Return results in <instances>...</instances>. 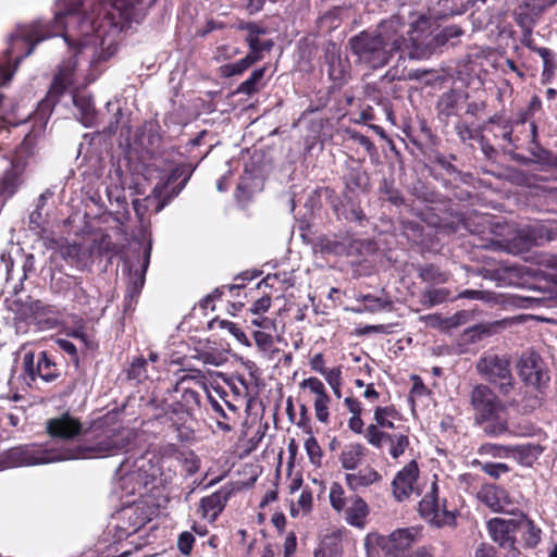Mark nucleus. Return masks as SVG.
I'll list each match as a JSON object with an SVG mask.
<instances>
[{
	"mask_svg": "<svg viewBox=\"0 0 557 557\" xmlns=\"http://www.w3.org/2000/svg\"><path fill=\"white\" fill-rule=\"evenodd\" d=\"M516 531L519 537V545L525 549H533L541 542V528L524 513L516 516Z\"/></svg>",
	"mask_w": 557,
	"mask_h": 557,
	"instance_id": "nucleus-23",
	"label": "nucleus"
},
{
	"mask_svg": "<svg viewBox=\"0 0 557 557\" xmlns=\"http://www.w3.org/2000/svg\"><path fill=\"white\" fill-rule=\"evenodd\" d=\"M419 513L430 524L443 528L456 525L458 511L456 507L448 504L446 498H440L438 484L434 481L431 490L419 502Z\"/></svg>",
	"mask_w": 557,
	"mask_h": 557,
	"instance_id": "nucleus-8",
	"label": "nucleus"
},
{
	"mask_svg": "<svg viewBox=\"0 0 557 557\" xmlns=\"http://www.w3.org/2000/svg\"><path fill=\"white\" fill-rule=\"evenodd\" d=\"M418 276L425 283L445 284L449 281L450 273L442 271L440 267L429 263L418 268Z\"/></svg>",
	"mask_w": 557,
	"mask_h": 557,
	"instance_id": "nucleus-43",
	"label": "nucleus"
},
{
	"mask_svg": "<svg viewBox=\"0 0 557 557\" xmlns=\"http://www.w3.org/2000/svg\"><path fill=\"white\" fill-rule=\"evenodd\" d=\"M78 51L79 49L77 48L76 52ZM76 66L77 53L70 57L60 65L46 97L39 101L37 108L28 114V119L33 123V128L25 135L16 149V152L20 156H32L34 153L37 139L45 131L55 104L74 83V72Z\"/></svg>",
	"mask_w": 557,
	"mask_h": 557,
	"instance_id": "nucleus-3",
	"label": "nucleus"
},
{
	"mask_svg": "<svg viewBox=\"0 0 557 557\" xmlns=\"http://www.w3.org/2000/svg\"><path fill=\"white\" fill-rule=\"evenodd\" d=\"M151 246L149 245L144 252L143 264L140 270H136L131 273L129 282L126 288V295L124 301L125 307H131L133 301H136L141 293V289L146 281V272L150 263Z\"/></svg>",
	"mask_w": 557,
	"mask_h": 557,
	"instance_id": "nucleus-26",
	"label": "nucleus"
},
{
	"mask_svg": "<svg viewBox=\"0 0 557 557\" xmlns=\"http://www.w3.org/2000/svg\"><path fill=\"white\" fill-rule=\"evenodd\" d=\"M196 539L193 533L184 531L178 535L177 549L183 556L189 557L191 555Z\"/></svg>",
	"mask_w": 557,
	"mask_h": 557,
	"instance_id": "nucleus-57",
	"label": "nucleus"
},
{
	"mask_svg": "<svg viewBox=\"0 0 557 557\" xmlns=\"http://www.w3.org/2000/svg\"><path fill=\"white\" fill-rule=\"evenodd\" d=\"M59 250L64 260L78 269L85 268L91 258L89 250L77 243H65Z\"/></svg>",
	"mask_w": 557,
	"mask_h": 557,
	"instance_id": "nucleus-34",
	"label": "nucleus"
},
{
	"mask_svg": "<svg viewBox=\"0 0 557 557\" xmlns=\"http://www.w3.org/2000/svg\"><path fill=\"white\" fill-rule=\"evenodd\" d=\"M46 430L50 437L70 441L82 435V443L73 448L67 458L94 459L115 456L120 453L129 454L135 434L124 428H112L106 422L96 421L83 429L81 421L70 413L49 419Z\"/></svg>",
	"mask_w": 557,
	"mask_h": 557,
	"instance_id": "nucleus-2",
	"label": "nucleus"
},
{
	"mask_svg": "<svg viewBox=\"0 0 557 557\" xmlns=\"http://www.w3.org/2000/svg\"><path fill=\"white\" fill-rule=\"evenodd\" d=\"M88 250L90 252V257L96 256L100 258H111L117 253L116 245L112 242L111 236L107 233H102L99 236H96L92 239Z\"/></svg>",
	"mask_w": 557,
	"mask_h": 557,
	"instance_id": "nucleus-39",
	"label": "nucleus"
},
{
	"mask_svg": "<svg viewBox=\"0 0 557 557\" xmlns=\"http://www.w3.org/2000/svg\"><path fill=\"white\" fill-rule=\"evenodd\" d=\"M147 377V360L143 357L134 359L127 369V379L141 382Z\"/></svg>",
	"mask_w": 557,
	"mask_h": 557,
	"instance_id": "nucleus-54",
	"label": "nucleus"
},
{
	"mask_svg": "<svg viewBox=\"0 0 557 557\" xmlns=\"http://www.w3.org/2000/svg\"><path fill=\"white\" fill-rule=\"evenodd\" d=\"M301 389H309L314 397L313 407L317 420L327 425L330 423V404L332 401L323 382L317 376L304 379L299 383Z\"/></svg>",
	"mask_w": 557,
	"mask_h": 557,
	"instance_id": "nucleus-18",
	"label": "nucleus"
},
{
	"mask_svg": "<svg viewBox=\"0 0 557 557\" xmlns=\"http://www.w3.org/2000/svg\"><path fill=\"white\" fill-rule=\"evenodd\" d=\"M210 404L212 409L211 418L215 421L218 431H221L223 434L232 432L239 423V409L225 410L222 404L212 398H210Z\"/></svg>",
	"mask_w": 557,
	"mask_h": 557,
	"instance_id": "nucleus-27",
	"label": "nucleus"
},
{
	"mask_svg": "<svg viewBox=\"0 0 557 557\" xmlns=\"http://www.w3.org/2000/svg\"><path fill=\"white\" fill-rule=\"evenodd\" d=\"M267 72V66L256 69L251 72L249 78L242 82L237 88V92L245 95H253L259 90L260 82L263 79Z\"/></svg>",
	"mask_w": 557,
	"mask_h": 557,
	"instance_id": "nucleus-50",
	"label": "nucleus"
},
{
	"mask_svg": "<svg viewBox=\"0 0 557 557\" xmlns=\"http://www.w3.org/2000/svg\"><path fill=\"white\" fill-rule=\"evenodd\" d=\"M342 181V196L347 203H354L359 194H369L372 188L370 175L360 164L347 166Z\"/></svg>",
	"mask_w": 557,
	"mask_h": 557,
	"instance_id": "nucleus-17",
	"label": "nucleus"
},
{
	"mask_svg": "<svg viewBox=\"0 0 557 557\" xmlns=\"http://www.w3.org/2000/svg\"><path fill=\"white\" fill-rule=\"evenodd\" d=\"M504 324L505 321H496L490 324H478L473 326L470 332L473 333L472 338L476 337L478 339H482L484 336L496 333Z\"/></svg>",
	"mask_w": 557,
	"mask_h": 557,
	"instance_id": "nucleus-58",
	"label": "nucleus"
},
{
	"mask_svg": "<svg viewBox=\"0 0 557 557\" xmlns=\"http://www.w3.org/2000/svg\"><path fill=\"white\" fill-rule=\"evenodd\" d=\"M384 442L389 443V455L393 459H398L403 456L409 447L410 442L406 433H392L384 438Z\"/></svg>",
	"mask_w": 557,
	"mask_h": 557,
	"instance_id": "nucleus-49",
	"label": "nucleus"
},
{
	"mask_svg": "<svg viewBox=\"0 0 557 557\" xmlns=\"http://www.w3.org/2000/svg\"><path fill=\"white\" fill-rule=\"evenodd\" d=\"M55 35L54 25L46 23L40 20L34 21L29 24L20 25L16 32L10 36V46L5 53L11 57L15 52L18 41L26 45L27 49L23 58L33 53L36 45L51 38Z\"/></svg>",
	"mask_w": 557,
	"mask_h": 557,
	"instance_id": "nucleus-10",
	"label": "nucleus"
},
{
	"mask_svg": "<svg viewBox=\"0 0 557 557\" xmlns=\"http://www.w3.org/2000/svg\"><path fill=\"white\" fill-rule=\"evenodd\" d=\"M183 468L188 475L195 474L200 468V460L194 451L183 454Z\"/></svg>",
	"mask_w": 557,
	"mask_h": 557,
	"instance_id": "nucleus-63",
	"label": "nucleus"
},
{
	"mask_svg": "<svg viewBox=\"0 0 557 557\" xmlns=\"http://www.w3.org/2000/svg\"><path fill=\"white\" fill-rule=\"evenodd\" d=\"M450 294V290L446 287H430L422 292L421 304L428 308H432L447 301Z\"/></svg>",
	"mask_w": 557,
	"mask_h": 557,
	"instance_id": "nucleus-46",
	"label": "nucleus"
},
{
	"mask_svg": "<svg viewBox=\"0 0 557 557\" xmlns=\"http://www.w3.org/2000/svg\"><path fill=\"white\" fill-rule=\"evenodd\" d=\"M345 482L350 491L357 492L369 486H379L383 482V475L371 466H367L355 472L346 473Z\"/></svg>",
	"mask_w": 557,
	"mask_h": 557,
	"instance_id": "nucleus-25",
	"label": "nucleus"
},
{
	"mask_svg": "<svg viewBox=\"0 0 557 557\" xmlns=\"http://www.w3.org/2000/svg\"><path fill=\"white\" fill-rule=\"evenodd\" d=\"M51 287L55 293H64L74 288V296H86L85 289L82 287V278L78 276H72L64 274L60 277H52Z\"/></svg>",
	"mask_w": 557,
	"mask_h": 557,
	"instance_id": "nucleus-40",
	"label": "nucleus"
},
{
	"mask_svg": "<svg viewBox=\"0 0 557 557\" xmlns=\"http://www.w3.org/2000/svg\"><path fill=\"white\" fill-rule=\"evenodd\" d=\"M345 9L342 7H333L318 18V27L324 33H331L337 29L343 20Z\"/></svg>",
	"mask_w": 557,
	"mask_h": 557,
	"instance_id": "nucleus-44",
	"label": "nucleus"
},
{
	"mask_svg": "<svg viewBox=\"0 0 557 557\" xmlns=\"http://www.w3.org/2000/svg\"><path fill=\"white\" fill-rule=\"evenodd\" d=\"M225 289H227L232 296L239 297L240 290L245 289L244 284H231V285H223L221 287H216L213 289L212 293L209 294V298H211L212 301L218 300L222 297Z\"/></svg>",
	"mask_w": 557,
	"mask_h": 557,
	"instance_id": "nucleus-62",
	"label": "nucleus"
},
{
	"mask_svg": "<svg viewBox=\"0 0 557 557\" xmlns=\"http://www.w3.org/2000/svg\"><path fill=\"white\" fill-rule=\"evenodd\" d=\"M518 372L525 384L539 387L544 376L541 356L533 351L523 354L518 362Z\"/></svg>",
	"mask_w": 557,
	"mask_h": 557,
	"instance_id": "nucleus-22",
	"label": "nucleus"
},
{
	"mask_svg": "<svg viewBox=\"0 0 557 557\" xmlns=\"http://www.w3.org/2000/svg\"><path fill=\"white\" fill-rule=\"evenodd\" d=\"M557 0H524L523 5L535 15L543 14L546 10L554 7Z\"/></svg>",
	"mask_w": 557,
	"mask_h": 557,
	"instance_id": "nucleus-59",
	"label": "nucleus"
},
{
	"mask_svg": "<svg viewBox=\"0 0 557 557\" xmlns=\"http://www.w3.org/2000/svg\"><path fill=\"white\" fill-rule=\"evenodd\" d=\"M143 0H115L114 8L120 12L124 23H139L145 13L141 9Z\"/></svg>",
	"mask_w": 557,
	"mask_h": 557,
	"instance_id": "nucleus-36",
	"label": "nucleus"
},
{
	"mask_svg": "<svg viewBox=\"0 0 557 557\" xmlns=\"http://www.w3.org/2000/svg\"><path fill=\"white\" fill-rule=\"evenodd\" d=\"M233 491L231 485H224L211 495L202 497L198 509L201 516L208 518L211 522L214 521L224 510Z\"/></svg>",
	"mask_w": 557,
	"mask_h": 557,
	"instance_id": "nucleus-21",
	"label": "nucleus"
},
{
	"mask_svg": "<svg viewBox=\"0 0 557 557\" xmlns=\"http://www.w3.org/2000/svg\"><path fill=\"white\" fill-rule=\"evenodd\" d=\"M475 368L481 377L493 385L499 395L509 396L515 389L516 381L508 355L484 354Z\"/></svg>",
	"mask_w": 557,
	"mask_h": 557,
	"instance_id": "nucleus-7",
	"label": "nucleus"
},
{
	"mask_svg": "<svg viewBox=\"0 0 557 557\" xmlns=\"http://www.w3.org/2000/svg\"><path fill=\"white\" fill-rule=\"evenodd\" d=\"M29 315L36 320H41L51 314H57L58 309L53 305L46 304L39 299L33 300L28 306Z\"/></svg>",
	"mask_w": 557,
	"mask_h": 557,
	"instance_id": "nucleus-53",
	"label": "nucleus"
},
{
	"mask_svg": "<svg viewBox=\"0 0 557 557\" xmlns=\"http://www.w3.org/2000/svg\"><path fill=\"white\" fill-rule=\"evenodd\" d=\"M478 498L494 512H508L512 505L507 490L496 484H483L478 492Z\"/></svg>",
	"mask_w": 557,
	"mask_h": 557,
	"instance_id": "nucleus-20",
	"label": "nucleus"
},
{
	"mask_svg": "<svg viewBox=\"0 0 557 557\" xmlns=\"http://www.w3.org/2000/svg\"><path fill=\"white\" fill-rule=\"evenodd\" d=\"M460 96L454 89L442 94L436 102L435 109L441 122L448 124L451 116L457 115Z\"/></svg>",
	"mask_w": 557,
	"mask_h": 557,
	"instance_id": "nucleus-35",
	"label": "nucleus"
},
{
	"mask_svg": "<svg viewBox=\"0 0 557 557\" xmlns=\"http://www.w3.org/2000/svg\"><path fill=\"white\" fill-rule=\"evenodd\" d=\"M420 470L416 460L409 461L399 470L392 481V493L397 502H403L410 497L419 479Z\"/></svg>",
	"mask_w": 557,
	"mask_h": 557,
	"instance_id": "nucleus-19",
	"label": "nucleus"
},
{
	"mask_svg": "<svg viewBox=\"0 0 557 557\" xmlns=\"http://www.w3.org/2000/svg\"><path fill=\"white\" fill-rule=\"evenodd\" d=\"M419 532L413 528H401L393 531L388 536H382L379 545L385 557H404L418 542Z\"/></svg>",
	"mask_w": 557,
	"mask_h": 557,
	"instance_id": "nucleus-16",
	"label": "nucleus"
},
{
	"mask_svg": "<svg viewBox=\"0 0 557 557\" xmlns=\"http://www.w3.org/2000/svg\"><path fill=\"white\" fill-rule=\"evenodd\" d=\"M305 450L308 455L310 463L314 467H321L323 450L312 434L305 441Z\"/></svg>",
	"mask_w": 557,
	"mask_h": 557,
	"instance_id": "nucleus-52",
	"label": "nucleus"
},
{
	"mask_svg": "<svg viewBox=\"0 0 557 557\" xmlns=\"http://www.w3.org/2000/svg\"><path fill=\"white\" fill-rule=\"evenodd\" d=\"M330 503L336 511H343L346 508L345 492L341 484L334 483L330 490Z\"/></svg>",
	"mask_w": 557,
	"mask_h": 557,
	"instance_id": "nucleus-56",
	"label": "nucleus"
},
{
	"mask_svg": "<svg viewBox=\"0 0 557 557\" xmlns=\"http://www.w3.org/2000/svg\"><path fill=\"white\" fill-rule=\"evenodd\" d=\"M368 515L369 507L366 500L359 495L351 496L349 499V506L345 508L346 521L350 525L363 528Z\"/></svg>",
	"mask_w": 557,
	"mask_h": 557,
	"instance_id": "nucleus-32",
	"label": "nucleus"
},
{
	"mask_svg": "<svg viewBox=\"0 0 557 557\" xmlns=\"http://www.w3.org/2000/svg\"><path fill=\"white\" fill-rule=\"evenodd\" d=\"M486 529L491 539L503 549L507 550L508 557H519V537L516 531V517H495L487 521Z\"/></svg>",
	"mask_w": 557,
	"mask_h": 557,
	"instance_id": "nucleus-12",
	"label": "nucleus"
},
{
	"mask_svg": "<svg viewBox=\"0 0 557 557\" xmlns=\"http://www.w3.org/2000/svg\"><path fill=\"white\" fill-rule=\"evenodd\" d=\"M339 59H342L341 47L334 41L326 42L323 47L324 63L329 66Z\"/></svg>",
	"mask_w": 557,
	"mask_h": 557,
	"instance_id": "nucleus-60",
	"label": "nucleus"
},
{
	"mask_svg": "<svg viewBox=\"0 0 557 557\" xmlns=\"http://www.w3.org/2000/svg\"><path fill=\"white\" fill-rule=\"evenodd\" d=\"M468 400L473 424L481 428L486 436L499 437L509 432L506 404L490 385H473Z\"/></svg>",
	"mask_w": 557,
	"mask_h": 557,
	"instance_id": "nucleus-4",
	"label": "nucleus"
},
{
	"mask_svg": "<svg viewBox=\"0 0 557 557\" xmlns=\"http://www.w3.org/2000/svg\"><path fill=\"white\" fill-rule=\"evenodd\" d=\"M473 467H480L481 471L494 480H498L500 475L510 472L511 468L504 462H481L478 459L472 460Z\"/></svg>",
	"mask_w": 557,
	"mask_h": 557,
	"instance_id": "nucleus-51",
	"label": "nucleus"
},
{
	"mask_svg": "<svg viewBox=\"0 0 557 557\" xmlns=\"http://www.w3.org/2000/svg\"><path fill=\"white\" fill-rule=\"evenodd\" d=\"M542 61H543V69L541 73V84L547 85L552 83L556 75L557 71V61H556V53L547 48L543 47L542 50H539L537 53Z\"/></svg>",
	"mask_w": 557,
	"mask_h": 557,
	"instance_id": "nucleus-41",
	"label": "nucleus"
},
{
	"mask_svg": "<svg viewBox=\"0 0 557 557\" xmlns=\"http://www.w3.org/2000/svg\"><path fill=\"white\" fill-rule=\"evenodd\" d=\"M429 20L420 15L408 26L399 15L382 21L373 32L362 30L348 40L356 62L369 70L386 66L398 52H407L408 47H420L421 34L426 29Z\"/></svg>",
	"mask_w": 557,
	"mask_h": 557,
	"instance_id": "nucleus-1",
	"label": "nucleus"
},
{
	"mask_svg": "<svg viewBox=\"0 0 557 557\" xmlns=\"http://www.w3.org/2000/svg\"><path fill=\"white\" fill-rule=\"evenodd\" d=\"M430 20L429 17H426ZM430 28H431V21H429L426 29L421 34V46L418 48L416 47H408V57L412 59H419L421 57H425L426 54L433 53L436 49L445 46L447 42H449V39L446 37V35L443 33V29L434 35L433 37H430Z\"/></svg>",
	"mask_w": 557,
	"mask_h": 557,
	"instance_id": "nucleus-28",
	"label": "nucleus"
},
{
	"mask_svg": "<svg viewBox=\"0 0 557 557\" xmlns=\"http://www.w3.org/2000/svg\"><path fill=\"white\" fill-rule=\"evenodd\" d=\"M117 472L121 475V484L128 494L143 495V491L161 475L159 459L152 453L145 451L138 457L134 454L127 456L120 465Z\"/></svg>",
	"mask_w": 557,
	"mask_h": 557,
	"instance_id": "nucleus-5",
	"label": "nucleus"
},
{
	"mask_svg": "<svg viewBox=\"0 0 557 557\" xmlns=\"http://www.w3.org/2000/svg\"><path fill=\"white\" fill-rule=\"evenodd\" d=\"M399 413L395 406H377L374 409L373 420L374 423L366 428V441L374 448L381 449L383 447L384 438L391 433L386 430L395 428L394 420L398 419Z\"/></svg>",
	"mask_w": 557,
	"mask_h": 557,
	"instance_id": "nucleus-13",
	"label": "nucleus"
},
{
	"mask_svg": "<svg viewBox=\"0 0 557 557\" xmlns=\"http://www.w3.org/2000/svg\"><path fill=\"white\" fill-rule=\"evenodd\" d=\"M73 104L78 110L81 115V122L85 126H90L96 117V110L94 106L92 98L88 95L79 94L78 91H74L72 94Z\"/></svg>",
	"mask_w": 557,
	"mask_h": 557,
	"instance_id": "nucleus-37",
	"label": "nucleus"
},
{
	"mask_svg": "<svg viewBox=\"0 0 557 557\" xmlns=\"http://www.w3.org/2000/svg\"><path fill=\"white\" fill-rule=\"evenodd\" d=\"M317 248L323 255L344 256L348 252V246L337 235L319 237Z\"/></svg>",
	"mask_w": 557,
	"mask_h": 557,
	"instance_id": "nucleus-38",
	"label": "nucleus"
},
{
	"mask_svg": "<svg viewBox=\"0 0 557 557\" xmlns=\"http://www.w3.org/2000/svg\"><path fill=\"white\" fill-rule=\"evenodd\" d=\"M368 449L361 443L346 445L341 455L339 462L345 470H357L366 458Z\"/></svg>",
	"mask_w": 557,
	"mask_h": 557,
	"instance_id": "nucleus-33",
	"label": "nucleus"
},
{
	"mask_svg": "<svg viewBox=\"0 0 557 557\" xmlns=\"http://www.w3.org/2000/svg\"><path fill=\"white\" fill-rule=\"evenodd\" d=\"M476 451L480 456H490L493 458H508L520 450L516 446L502 445L496 443H483L478 447Z\"/></svg>",
	"mask_w": 557,
	"mask_h": 557,
	"instance_id": "nucleus-45",
	"label": "nucleus"
},
{
	"mask_svg": "<svg viewBox=\"0 0 557 557\" xmlns=\"http://www.w3.org/2000/svg\"><path fill=\"white\" fill-rule=\"evenodd\" d=\"M257 62H259L258 59L247 53L243 59L238 60L237 62L222 65L221 73L225 77L242 75Z\"/></svg>",
	"mask_w": 557,
	"mask_h": 557,
	"instance_id": "nucleus-47",
	"label": "nucleus"
},
{
	"mask_svg": "<svg viewBox=\"0 0 557 557\" xmlns=\"http://www.w3.org/2000/svg\"><path fill=\"white\" fill-rule=\"evenodd\" d=\"M149 520L144 507L135 505L123 510L122 524L119 529L126 535H131L144 528Z\"/></svg>",
	"mask_w": 557,
	"mask_h": 557,
	"instance_id": "nucleus-29",
	"label": "nucleus"
},
{
	"mask_svg": "<svg viewBox=\"0 0 557 557\" xmlns=\"http://www.w3.org/2000/svg\"><path fill=\"white\" fill-rule=\"evenodd\" d=\"M22 175L23 168L13 161L0 180V197L4 198V200L12 197L22 184Z\"/></svg>",
	"mask_w": 557,
	"mask_h": 557,
	"instance_id": "nucleus-31",
	"label": "nucleus"
},
{
	"mask_svg": "<svg viewBox=\"0 0 557 557\" xmlns=\"http://www.w3.org/2000/svg\"><path fill=\"white\" fill-rule=\"evenodd\" d=\"M252 337L257 347L263 352H274V339L272 334L265 331H253Z\"/></svg>",
	"mask_w": 557,
	"mask_h": 557,
	"instance_id": "nucleus-55",
	"label": "nucleus"
},
{
	"mask_svg": "<svg viewBox=\"0 0 557 557\" xmlns=\"http://www.w3.org/2000/svg\"><path fill=\"white\" fill-rule=\"evenodd\" d=\"M327 75L337 86L344 85L350 77V64L347 59H339L327 66Z\"/></svg>",
	"mask_w": 557,
	"mask_h": 557,
	"instance_id": "nucleus-48",
	"label": "nucleus"
},
{
	"mask_svg": "<svg viewBox=\"0 0 557 557\" xmlns=\"http://www.w3.org/2000/svg\"><path fill=\"white\" fill-rule=\"evenodd\" d=\"M52 459L49 451L37 444H26L8 449L2 461L8 467L34 466L50 462Z\"/></svg>",
	"mask_w": 557,
	"mask_h": 557,
	"instance_id": "nucleus-14",
	"label": "nucleus"
},
{
	"mask_svg": "<svg viewBox=\"0 0 557 557\" xmlns=\"http://www.w3.org/2000/svg\"><path fill=\"white\" fill-rule=\"evenodd\" d=\"M194 168L190 164L182 163L175 166L169 174L166 185L172 186L165 200L173 199L184 189L190 180Z\"/></svg>",
	"mask_w": 557,
	"mask_h": 557,
	"instance_id": "nucleus-30",
	"label": "nucleus"
},
{
	"mask_svg": "<svg viewBox=\"0 0 557 557\" xmlns=\"http://www.w3.org/2000/svg\"><path fill=\"white\" fill-rule=\"evenodd\" d=\"M379 194L382 200L400 207L405 205L403 193L395 186L394 178H383L379 186Z\"/></svg>",
	"mask_w": 557,
	"mask_h": 557,
	"instance_id": "nucleus-42",
	"label": "nucleus"
},
{
	"mask_svg": "<svg viewBox=\"0 0 557 557\" xmlns=\"http://www.w3.org/2000/svg\"><path fill=\"white\" fill-rule=\"evenodd\" d=\"M151 416L147 423L154 432L168 436L170 433H176V440L182 443H189L195 438V430L175 408L166 400L151 401Z\"/></svg>",
	"mask_w": 557,
	"mask_h": 557,
	"instance_id": "nucleus-6",
	"label": "nucleus"
},
{
	"mask_svg": "<svg viewBox=\"0 0 557 557\" xmlns=\"http://www.w3.org/2000/svg\"><path fill=\"white\" fill-rule=\"evenodd\" d=\"M296 425L309 435L313 433L311 417L308 407L305 404L299 406V419L296 422Z\"/></svg>",
	"mask_w": 557,
	"mask_h": 557,
	"instance_id": "nucleus-61",
	"label": "nucleus"
},
{
	"mask_svg": "<svg viewBox=\"0 0 557 557\" xmlns=\"http://www.w3.org/2000/svg\"><path fill=\"white\" fill-rule=\"evenodd\" d=\"M480 129L491 133L495 140H502L507 145H512V121L505 117L502 113H495L480 126Z\"/></svg>",
	"mask_w": 557,
	"mask_h": 557,
	"instance_id": "nucleus-24",
	"label": "nucleus"
},
{
	"mask_svg": "<svg viewBox=\"0 0 557 557\" xmlns=\"http://www.w3.org/2000/svg\"><path fill=\"white\" fill-rule=\"evenodd\" d=\"M200 389L206 391L205 384L200 380L187 375L182 376L174 386V392L180 394V397L171 405L190 424L194 420V412L201 405Z\"/></svg>",
	"mask_w": 557,
	"mask_h": 557,
	"instance_id": "nucleus-9",
	"label": "nucleus"
},
{
	"mask_svg": "<svg viewBox=\"0 0 557 557\" xmlns=\"http://www.w3.org/2000/svg\"><path fill=\"white\" fill-rule=\"evenodd\" d=\"M23 372L32 381L41 379L45 382H53L61 375V370L55 361V356L47 350L35 354L28 351L23 357Z\"/></svg>",
	"mask_w": 557,
	"mask_h": 557,
	"instance_id": "nucleus-11",
	"label": "nucleus"
},
{
	"mask_svg": "<svg viewBox=\"0 0 557 557\" xmlns=\"http://www.w3.org/2000/svg\"><path fill=\"white\" fill-rule=\"evenodd\" d=\"M237 28L246 32L244 41L248 47V53L259 61L263 60L265 53H270L273 49L274 42L270 38H264L268 34V28L261 23L242 21Z\"/></svg>",
	"mask_w": 557,
	"mask_h": 557,
	"instance_id": "nucleus-15",
	"label": "nucleus"
},
{
	"mask_svg": "<svg viewBox=\"0 0 557 557\" xmlns=\"http://www.w3.org/2000/svg\"><path fill=\"white\" fill-rule=\"evenodd\" d=\"M455 131L462 143L474 138V131L463 121H458L456 123Z\"/></svg>",
	"mask_w": 557,
	"mask_h": 557,
	"instance_id": "nucleus-64",
	"label": "nucleus"
}]
</instances>
